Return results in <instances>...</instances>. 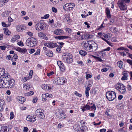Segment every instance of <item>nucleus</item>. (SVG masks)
I'll list each match as a JSON object with an SVG mask.
<instances>
[{
  "label": "nucleus",
  "mask_w": 132,
  "mask_h": 132,
  "mask_svg": "<svg viewBox=\"0 0 132 132\" xmlns=\"http://www.w3.org/2000/svg\"><path fill=\"white\" fill-rule=\"evenodd\" d=\"M10 78L7 74H5L2 79H0V88H9Z\"/></svg>",
  "instance_id": "f257e3e1"
},
{
  "label": "nucleus",
  "mask_w": 132,
  "mask_h": 132,
  "mask_svg": "<svg viewBox=\"0 0 132 132\" xmlns=\"http://www.w3.org/2000/svg\"><path fill=\"white\" fill-rule=\"evenodd\" d=\"M72 57V55L71 54L64 53L62 55V59L65 62L70 63L73 61Z\"/></svg>",
  "instance_id": "f03ea898"
},
{
  "label": "nucleus",
  "mask_w": 132,
  "mask_h": 132,
  "mask_svg": "<svg viewBox=\"0 0 132 132\" xmlns=\"http://www.w3.org/2000/svg\"><path fill=\"white\" fill-rule=\"evenodd\" d=\"M106 96L109 100L112 101L116 98V94L114 91H108L106 92Z\"/></svg>",
  "instance_id": "7ed1b4c3"
},
{
  "label": "nucleus",
  "mask_w": 132,
  "mask_h": 132,
  "mask_svg": "<svg viewBox=\"0 0 132 132\" xmlns=\"http://www.w3.org/2000/svg\"><path fill=\"white\" fill-rule=\"evenodd\" d=\"M116 89L122 94H125L126 92L125 86L123 85L120 83H118L117 85Z\"/></svg>",
  "instance_id": "20e7f679"
},
{
  "label": "nucleus",
  "mask_w": 132,
  "mask_h": 132,
  "mask_svg": "<svg viewBox=\"0 0 132 132\" xmlns=\"http://www.w3.org/2000/svg\"><path fill=\"white\" fill-rule=\"evenodd\" d=\"M66 79L63 77L57 78L53 81V83L55 84L59 85H63L66 82Z\"/></svg>",
  "instance_id": "39448f33"
},
{
  "label": "nucleus",
  "mask_w": 132,
  "mask_h": 132,
  "mask_svg": "<svg viewBox=\"0 0 132 132\" xmlns=\"http://www.w3.org/2000/svg\"><path fill=\"white\" fill-rule=\"evenodd\" d=\"M46 26V24L44 23H39L36 24L35 27L37 30L40 31L44 30Z\"/></svg>",
  "instance_id": "423d86ee"
},
{
  "label": "nucleus",
  "mask_w": 132,
  "mask_h": 132,
  "mask_svg": "<svg viewBox=\"0 0 132 132\" xmlns=\"http://www.w3.org/2000/svg\"><path fill=\"white\" fill-rule=\"evenodd\" d=\"M44 110L39 109L35 111L36 116H37L40 119H43L45 117V115L43 113Z\"/></svg>",
  "instance_id": "0eeeda50"
},
{
  "label": "nucleus",
  "mask_w": 132,
  "mask_h": 132,
  "mask_svg": "<svg viewBox=\"0 0 132 132\" xmlns=\"http://www.w3.org/2000/svg\"><path fill=\"white\" fill-rule=\"evenodd\" d=\"M110 49V47H108L107 48L103 50L102 51L98 52L97 53V56L103 58L105 57L107 55V53L105 51H109Z\"/></svg>",
  "instance_id": "6e6552de"
},
{
  "label": "nucleus",
  "mask_w": 132,
  "mask_h": 132,
  "mask_svg": "<svg viewBox=\"0 0 132 132\" xmlns=\"http://www.w3.org/2000/svg\"><path fill=\"white\" fill-rule=\"evenodd\" d=\"M89 42H83L82 43V45L83 47L85 48V50L89 52H92V50L90 48L91 44L88 43Z\"/></svg>",
  "instance_id": "1a4fd4ad"
},
{
  "label": "nucleus",
  "mask_w": 132,
  "mask_h": 132,
  "mask_svg": "<svg viewBox=\"0 0 132 132\" xmlns=\"http://www.w3.org/2000/svg\"><path fill=\"white\" fill-rule=\"evenodd\" d=\"M118 5L121 10H127V6L125 3L123 1H119L118 3Z\"/></svg>",
  "instance_id": "9d476101"
},
{
  "label": "nucleus",
  "mask_w": 132,
  "mask_h": 132,
  "mask_svg": "<svg viewBox=\"0 0 132 132\" xmlns=\"http://www.w3.org/2000/svg\"><path fill=\"white\" fill-rule=\"evenodd\" d=\"M53 97L52 94H49L48 93L43 94L42 95V100L43 101H45L47 100V98L49 97V98H52Z\"/></svg>",
  "instance_id": "9b49d317"
},
{
  "label": "nucleus",
  "mask_w": 132,
  "mask_h": 132,
  "mask_svg": "<svg viewBox=\"0 0 132 132\" xmlns=\"http://www.w3.org/2000/svg\"><path fill=\"white\" fill-rule=\"evenodd\" d=\"M14 49L19 52L24 54L26 53L27 51V50L26 48H22L19 47H16L14 48Z\"/></svg>",
  "instance_id": "f8f14e48"
},
{
  "label": "nucleus",
  "mask_w": 132,
  "mask_h": 132,
  "mask_svg": "<svg viewBox=\"0 0 132 132\" xmlns=\"http://www.w3.org/2000/svg\"><path fill=\"white\" fill-rule=\"evenodd\" d=\"M36 117H34V116L28 115L26 119V120L31 122L35 121L36 120Z\"/></svg>",
  "instance_id": "ddd939ff"
},
{
  "label": "nucleus",
  "mask_w": 132,
  "mask_h": 132,
  "mask_svg": "<svg viewBox=\"0 0 132 132\" xmlns=\"http://www.w3.org/2000/svg\"><path fill=\"white\" fill-rule=\"evenodd\" d=\"M44 45L50 48H54L56 47L57 45L55 43H53V42H50L44 44Z\"/></svg>",
  "instance_id": "4468645a"
},
{
  "label": "nucleus",
  "mask_w": 132,
  "mask_h": 132,
  "mask_svg": "<svg viewBox=\"0 0 132 132\" xmlns=\"http://www.w3.org/2000/svg\"><path fill=\"white\" fill-rule=\"evenodd\" d=\"M90 35L88 32H85L83 35H82L81 37V40L86 39H88L89 38Z\"/></svg>",
  "instance_id": "2eb2a0df"
},
{
  "label": "nucleus",
  "mask_w": 132,
  "mask_h": 132,
  "mask_svg": "<svg viewBox=\"0 0 132 132\" xmlns=\"http://www.w3.org/2000/svg\"><path fill=\"white\" fill-rule=\"evenodd\" d=\"M93 43L91 45L90 48L92 50V52L96 51L97 49V44L95 43V42H93Z\"/></svg>",
  "instance_id": "dca6fc26"
},
{
  "label": "nucleus",
  "mask_w": 132,
  "mask_h": 132,
  "mask_svg": "<svg viewBox=\"0 0 132 132\" xmlns=\"http://www.w3.org/2000/svg\"><path fill=\"white\" fill-rule=\"evenodd\" d=\"M57 64L59 67L61 71H63L65 69V68L64 67L63 64L62 62L60 61H57Z\"/></svg>",
  "instance_id": "f3484780"
},
{
  "label": "nucleus",
  "mask_w": 132,
  "mask_h": 132,
  "mask_svg": "<svg viewBox=\"0 0 132 132\" xmlns=\"http://www.w3.org/2000/svg\"><path fill=\"white\" fill-rule=\"evenodd\" d=\"M9 88H11L13 87L15 85V81L13 79L10 78L9 83Z\"/></svg>",
  "instance_id": "a211bd4d"
},
{
  "label": "nucleus",
  "mask_w": 132,
  "mask_h": 132,
  "mask_svg": "<svg viewBox=\"0 0 132 132\" xmlns=\"http://www.w3.org/2000/svg\"><path fill=\"white\" fill-rule=\"evenodd\" d=\"M56 38L59 39H68V40H70L71 39L70 37L67 36H56Z\"/></svg>",
  "instance_id": "6ab92c4d"
},
{
  "label": "nucleus",
  "mask_w": 132,
  "mask_h": 132,
  "mask_svg": "<svg viewBox=\"0 0 132 132\" xmlns=\"http://www.w3.org/2000/svg\"><path fill=\"white\" fill-rule=\"evenodd\" d=\"M65 18L64 19V21L68 23H69L70 22V14H66L64 15Z\"/></svg>",
  "instance_id": "aec40b11"
},
{
  "label": "nucleus",
  "mask_w": 132,
  "mask_h": 132,
  "mask_svg": "<svg viewBox=\"0 0 132 132\" xmlns=\"http://www.w3.org/2000/svg\"><path fill=\"white\" fill-rule=\"evenodd\" d=\"M5 106L4 101L3 100L0 99V111L3 110L4 107Z\"/></svg>",
  "instance_id": "412c9836"
},
{
  "label": "nucleus",
  "mask_w": 132,
  "mask_h": 132,
  "mask_svg": "<svg viewBox=\"0 0 132 132\" xmlns=\"http://www.w3.org/2000/svg\"><path fill=\"white\" fill-rule=\"evenodd\" d=\"M54 33L56 35H61L63 34L64 31L62 29H57L54 31Z\"/></svg>",
  "instance_id": "4be33fe9"
},
{
  "label": "nucleus",
  "mask_w": 132,
  "mask_h": 132,
  "mask_svg": "<svg viewBox=\"0 0 132 132\" xmlns=\"http://www.w3.org/2000/svg\"><path fill=\"white\" fill-rule=\"evenodd\" d=\"M27 45L30 47H33L36 46L37 43L36 42H26Z\"/></svg>",
  "instance_id": "5701e85b"
},
{
  "label": "nucleus",
  "mask_w": 132,
  "mask_h": 132,
  "mask_svg": "<svg viewBox=\"0 0 132 132\" xmlns=\"http://www.w3.org/2000/svg\"><path fill=\"white\" fill-rule=\"evenodd\" d=\"M17 98L21 104H22L25 101V98L22 96H18L17 97Z\"/></svg>",
  "instance_id": "b1692460"
},
{
  "label": "nucleus",
  "mask_w": 132,
  "mask_h": 132,
  "mask_svg": "<svg viewBox=\"0 0 132 132\" xmlns=\"http://www.w3.org/2000/svg\"><path fill=\"white\" fill-rule=\"evenodd\" d=\"M11 13V11H5L2 13V16L4 17H7Z\"/></svg>",
  "instance_id": "393cba45"
},
{
  "label": "nucleus",
  "mask_w": 132,
  "mask_h": 132,
  "mask_svg": "<svg viewBox=\"0 0 132 132\" xmlns=\"http://www.w3.org/2000/svg\"><path fill=\"white\" fill-rule=\"evenodd\" d=\"M9 128L7 126L2 127L0 130V132H8Z\"/></svg>",
  "instance_id": "a878e982"
},
{
  "label": "nucleus",
  "mask_w": 132,
  "mask_h": 132,
  "mask_svg": "<svg viewBox=\"0 0 132 132\" xmlns=\"http://www.w3.org/2000/svg\"><path fill=\"white\" fill-rule=\"evenodd\" d=\"M128 75L127 74V72L126 71L124 72L123 76L122 77L121 79L122 80H127V77Z\"/></svg>",
  "instance_id": "bb28decb"
},
{
  "label": "nucleus",
  "mask_w": 132,
  "mask_h": 132,
  "mask_svg": "<svg viewBox=\"0 0 132 132\" xmlns=\"http://www.w3.org/2000/svg\"><path fill=\"white\" fill-rule=\"evenodd\" d=\"M5 70L3 68H0V78L2 77V78L5 75Z\"/></svg>",
  "instance_id": "cd10ccee"
},
{
  "label": "nucleus",
  "mask_w": 132,
  "mask_h": 132,
  "mask_svg": "<svg viewBox=\"0 0 132 132\" xmlns=\"http://www.w3.org/2000/svg\"><path fill=\"white\" fill-rule=\"evenodd\" d=\"M60 46L59 45L56 49V51L58 53H60L61 52V48L62 47V46L64 44V43L62 42L60 43Z\"/></svg>",
  "instance_id": "c85d7f7f"
},
{
  "label": "nucleus",
  "mask_w": 132,
  "mask_h": 132,
  "mask_svg": "<svg viewBox=\"0 0 132 132\" xmlns=\"http://www.w3.org/2000/svg\"><path fill=\"white\" fill-rule=\"evenodd\" d=\"M17 30L18 31H20L24 29V27L23 25H18L16 27Z\"/></svg>",
  "instance_id": "c756f323"
},
{
  "label": "nucleus",
  "mask_w": 132,
  "mask_h": 132,
  "mask_svg": "<svg viewBox=\"0 0 132 132\" xmlns=\"http://www.w3.org/2000/svg\"><path fill=\"white\" fill-rule=\"evenodd\" d=\"M106 13L107 18H111V16L110 14V10L108 8H107L106 10Z\"/></svg>",
  "instance_id": "7c9ffc66"
},
{
  "label": "nucleus",
  "mask_w": 132,
  "mask_h": 132,
  "mask_svg": "<svg viewBox=\"0 0 132 132\" xmlns=\"http://www.w3.org/2000/svg\"><path fill=\"white\" fill-rule=\"evenodd\" d=\"M102 35L106 39L109 40L110 38V35L109 33H103Z\"/></svg>",
  "instance_id": "2f4dec72"
},
{
  "label": "nucleus",
  "mask_w": 132,
  "mask_h": 132,
  "mask_svg": "<svg viewBox=\"0 0 132 132\" xmlns=\"http://www.w3.org/2000/svg\"><path fill=\"white\" fill-rule=\"evenodd\" d=\"M31 87L29 84H25L24 85L23 88L25 90H27L29 89L30 87Z\"/></svg>",
  "instance_id": "473e14b6"
},
{
  "label": "nucleus",
  "mask_w": 132,
  "mask_h": 132,
  "mask_svg": "<svg viewBox=\"0 0 132 132\" xmlns=\"http://www.w3.org/2000/svg\"><path fill=\"white\" fill-rule=\"evenodd\" d=\"M69 11L72 10L75 7V5L73 3H69Z\"/></svg>",
  "instance_id": "72a5a7b5"
},
{
  "label": "nucleus",
  "mask_w": 132,
  "mask_h": 132,
  "mask_svg": "<svg viewBox=\"0 0 132 132\" xmlns=\"http://www.w3.org/2000/svg\"><path fill=\"white\" fill-rule=\"evenodd\" d=\"M79 127H80V126L79 124H75L73 126V129L76 131H77L78 132Z\"/></svg>",
  "instance_id": "f704fd0d"
},
{
  "label": "nucleus",
  "mask_w": 132,
  "mask_h": 132,
  "mask_svg": "<svg viewBox=\"0 0 132 132\" xmlns=\"http://www.w3.org/2000/svg\"><path fill=\"white\" fill-rule=\"evenodd\" d=\"M20 38V36L19 35H16L13 36L12 38L11 39V40L12 41H15Z\"/></svg>",
  "instance_id": "c9c22d12"
},
{
  "label": "nucleus",
  "mask_w": 132,
  "mask_h": 132,
  "mask_svg": "<svg viewBox=\"0 0 132 132\" xmlns=\"http://www.w3.org/2000/svg\"><path fill=\"white\" fill-rule=\"evenodd\" d=\"M45 53L47 56L50 57H52L53 55V53L50 51H48L47 52H46Z\"/></svg>",
  "instance_id": "e433bc0d"
},
{
  "label": "nucleus",
  "mask_w": 132,
  "mask_h": 132,
  "mask_svg": "<svg viewBox=\"0 0 132 132\" xmlns=\"http://www.w3.org/2000/svg\"><path fill=\"white\" fill-rule=\"evenodd\" d=\"M3 30H4V32L5 34L9 35L10 34V32L7 28H4Z\"/></svg>",
  "instance_id": "4c0bfd02"
},
{
  "label": "nucleus",
  "mask_w": 132,
  "mask_h": 132,
  "mask_svg": "<svg viewBox=\"0 0 132 132\" xmlns=\"http://www.w3.org/2000/svg\"><path fill=\"white\" fill-rule=\"evenodd\" d=\"M118 66L121 69H123V68L122 65H123V63L122 61H119L117 62Z\"/></svg>",
  "instance_id": "58836bf2"
},
{
  "label": "nucleus",
  "mask_w": 132,
  "mask_h": 132,
  "mask_svg": "<svg viewBox=\"0 0 132 132\" xmlns=\"http://www.w3.org/2000/svg\"><path fill=\"white\" fill-rule=\"evenodd\" d=\"M2 26L5 27H9L11 24V23L10 22H9L8 24H6L4 22H2Z\"/></svg>",
  "instance_id": "ea45409f"
},
{
  "label": "nucleus",
  "mask_w": 132,
  "mask_h": 132,
  "mask_svg": "<svg viewBox=\"0 0 132 132\" xmlns=\"http://www.w3.org/2000/svg\"><path fill=\"white\" fill-rule=\"evenodd\" d=\"M69 3H68L67 4H65L63 6V9H64L66 11H69L68 9L69 8Z\"/></svg>",
  "instance_id": "a19ab883"
},
{
  "label": "nucleus",
  "mask_w": 132,
  "mask_h": 132,
  "mask_svg": "<svg viewBox=\"0 0 132 132\" xmlns=\"http://www.w3.org/2000/svg\"><path fill=\"white\" fill-rule=\"evenodd\" d=\"M79 53L82 56H84L87 54V52L84 51H80Z\"/></svg>",
  "instance_id": "79ce46f5"
},
{
  "label": "nucleus",
  "mask_w": 132,
  "mask_h": 132,
  "mask_svg": "<svg viewBox=\"0 0 132 132\" xmlns=\"http://www.w3.org/2000/svg\"><path fill=\"white\" fill-rule=\"evenodd\" d=\"M84 82V80L83 79L80 78L78 80V83L79 85L82 84Z\"/></svg>",
  "instance_id": "37998d69"
},
{
  "label": "nucleus",
  "mask_w": 132,
  "mask_h": 132,
  "mask_svg": "<svg viewBox=\"0 0 132 132\" xmlns=\"http://www.w3.org/2000/svg\"><path fill=\"white\" fill-rule=\"evenodd\" d=\"M18 58V56L16 54H15L12 57V61H15Z\"/></svg>",
  "instance_id": "c03bdc74"
},
{
  "label": "nucleus",
  "mask_w": 132,
  "mask_h": 132,
  "mask_svg": "<svg viewBox=\"0 0 132 132\" xmlns=\"http://www.w3.org/2000/svg\"><path fill=\"white\" fill-rule=\"evenodd\" d=\"M34 92L32 91H30V92L24 94V95L26 96H29L33 94Z\"/></svg>",
  "instance_id": "a18cd8bd"
},
{
  "label": "nucleus",
  "mask_w": 132,
  "mask_h": 132,
  "mask_svg": "<svg viewBox=\"0 0 132 132\" xmlns=\"http://www.w3.org/2000/svg\"><path fill=\"white\" fill-rule=\"evenodd\" d=\"M93 81L92 80H90L88 81L87 83L88 85V86L91 87L92 85Z\"/></svg>",
  "instance_id": "49530a36"
},
{
  "label": "nucleus",
  "mask_w": 132,
  "mask_h": 132,
  "mask_svg": "<svg viewBox=\"0 0 132 132\" xmlns=\"http://www.w3.org/2000/svg\"><path fill=\"white\" fill-rule=\"evenodd\" d=\"M38 35L39 37H40L42 38H43L44 36H46L42 32L39 33L38 34Z\"/></svg>",
  "instance_id": "de8ad7c7"
},
{
  "label": "nucleus",
  "mask_w": 132,
  "mask_h": 132,
  "mask_svg": "<svg viewBox=\"0 0 132 132\" xmlns=\"http://www.w3.org/2000/svg\"><path fill=\"white\" fill-rule=\"evenodd\" d=\"M36 40L35 38L33 37H31L28 39L26 41H35V40Z\"/></svg>",
  "instance_id": "09e8293b"
},
{
  "label": "nucleus",
  "mask_w": 132,
  "mask_h": 132,
  "mask_svg": "<svg viewBox=\"0 0 132 132\" xmlns=\"http://www.w3.org/2000/svg\"><path fill=\"white\" fill-rule=\"evenodd\" d=\"M102 34H102L101 32H98L97 34L98 35H99L100 36L101 35V38H102V39H103V40L105 41H108L107 40H106V39L105 38L102 37L103 36V35H102Z\"/></svg>",
  "instance_id": "8fccbe9b"
},
{
  "label": "nucleus",
  "mask_w": 132,
  "mask_h": 132,
  "mask_svg": "<svg viewBox=\"0 0 132 132\" xmlns=\"http://www.w3.org/2000/svg\"><path fill=\"white\" fill-rule=\"evenodd\" d=\"M110 30L111 31L114 33L116 32V28L114 27H111Z\"/></svg>",
  "instance_id": "3c124183"
},
{
  "label": "nucleus",
  "mask_w": 132,
  "mask_h": 132,
  "mask_svg": "<svg viewBox=\"0 0 132 132\" xmlns=\"http://www.w3.org/2000/svg\"><path fill=\"white\" fill-rule=\"evenodd\" d=\"M66 32L68 33H70L72 32V30L69 28H66L65 29Z\"/></svg>",
  "instance_id": "603ef678"
},
{
  "label": "nucleus",
  "mask_w": 132,
  "mask_h": 132,
  "mask_svg": "<svg viewBox=\"0 0 132 132\" xmlns=\"http://www.w3.org/2000/svg\"><path fill=\"white\" fill-rule=\"evenodd\" d=\"M49 14H46L43 17H42L41 18L42 19H46L48 18L49 17Z\"/></svg>",
  "instance_id": "864d4df0"
},
{
  "label": "nucleus",
  "mask_w": 132,
  "mask_h": 132,
  "mask_svg": "<svg viewBox=\"0 0 132 132\" xmlns=\"http://www.w3.org/2000/svg\"><path fill=\"white\" fill-rule=\"evenodd\" d=\"M10 119H13L14 117V116L13 114V112H11L10 113Z\"/></svg>",
  "instance_id": "5fc2aeb1"
},
{
  "label": "nucleus",
  "mask_w": 132,
  "mask_h": 132,
  "mask_svg": "<svg viewBox=\"0 0 132 132\" xmlns=\"http://www.w3.org/2000/svg\"><path fill=\"white\" fill-rule=\"evenodd\" d=\"M33 73V70H30V72L29 73V78H31L32 77V76Z\"/></svg>",
  "instance_id": "6e6d98bb"
},
{
  "label": "nucleus",
  "mask_w": 132,
  "mask_h": 132,
  "mask_svg": "<svg viewBox=\"0 0 132 132\" xmlns=\"http://www.w3.org/2000/svg\"><path fill=\"white\" fill-rule=\"evenodd\" d=\"M92 77V76L91 75L89 74H87L86 75V78L87 80L89 78H91Z\"/></svg>",
  "instance_id": "4d7b16f0"
},
{
  "label": "nucleus",
  "mask_w": 132,
  "mask_h": 132,
  "mask_svg": "<svg viewBox=\"0 0 132 132\" xmlns=\"http://www.w3.org/2000/svg\"><path fill=\"white\" fill-rule=\"evenodd\" d=\"M82 128H81L83 129L82 130L83 132H84L85 131L87 130L88 129L87 127L85 126H82Z\"/></svg>",
  "instance_id": "13d9d810"
},
{
  "label": "nucleus",
  "mask_w": 132,
  "mask_h": 132,
  "mask_svg": "<svg viewBox=\"0 0 132 132\" xmlns=\"http://www.w3.org/2000/svg\"><path fill=\"white\" fill-rule=\"evenodd\" d=\"M17 44L19 46H24V44L22 42H18L17 43Z\"/></svg>",
  "instance_id": "bf43d9fd"
},
{
  "label": "nucleus",
  "mask_w": 132,
  "mask_h": 132,
  "mask_svg": "<svg viewBox=\"0 0 132 132\" xmlns=\"http://www.w3.org/2000/svg\"><path fill=\"white\" fill-rule=\"evenodd\" d=\"M127 62L131 65L132 67V60L128 59L127 60Z\"/></svg>",
  "instance_id": "052dcab7"
},
{
  "label": "nucleus",
  "mask_w": 132,
  "mask_h": 132,
  "mask_svg": "<svg viewBox=\"0 0 132 132\" xmlns=\"http://www.w3.org/2000/svg\"><path fill=\"white\" fill-rule=\"evenodd\" d=\"M42 88L43 89L45 90L47 89V85L46 84H44V85L42 86Z\"/></svg>",
  "instance_id": "680f3d73"
},
{
  "label": "nucleus",
  "mask_w": 132,
  "mask_h": 132,
  "mask_svg": "<svg viewBox=\"0 0 132 132\" xmlns=\"http://www.w3.org/2000/svg\"><path fill=\"white\" fill-rule=\"evenodd\" d=\"M8 20L9 23H11V22H12L13 20L12 19L10 16H9L8 17Z\"/></svg>",
  "instance_id": "e2e57ef3"
},
{
  "label": "nucleus",
  "mask_w": 132,
  "mask_h": 132,
  "mask_svg": "<svg viewBox=\"0 0 132 132\" xmlns=\"http://www.w3.org/2000/svg\"><path fill=\"white\" fill-rule=\"evenodd\" d=\"M40 50L39 49H37L36 52L35 53V55H38L40 54Z\"/></svg>",
  "instance_id": "0e129e2a"
},
{
  "label": "nucleus",
  "mask_w": 132,
  "mask_h": 132,
  "mask_svg": "<svg viewBox=\"0 0 132 132\" xmlns=\"http://www.w3.org/2000/svg\"><path fill=\"white\" fill-rule=\"evenodd\" d=\"M52 10L53 12L55 13H56L57 12V9L54 7H53L52 8Z\"/></svg>",
  "instance_id": "69168bd1"
},
{
  "label": "nucleus",
  "mask_w": 132,
  "mask_h": 132,
  "mask_svg": "<svg viewBox=\"0 0 132 132\" xmlns=\"http://www.w3.org/2000/svg\"><path fill=\"white\" fill-rule=\"evenodd\" d=\"M54 72L53 71H52L50 72V73H47V75L48 77L50 76L51 75L54 74Z\"/></svg>",
  "instance_id": "338daca9"
},
{
  "label": "nucleus",
  "mask_w": 132,
  "mask_h": 132,
  "mask_svg": "<svg viewBox=\"0 0 132 132\" xmlns=\"http://www.w3.org/2000/svg\"><path fill=\"white\" fill-rule=\"evenodd\" d=\"M75 94L76 95L79 97H81L82 96L81 94L78 93L77 91L75 92Z\"/></svg>",
  "instance_id": "774afa93"
}]
</instances>
